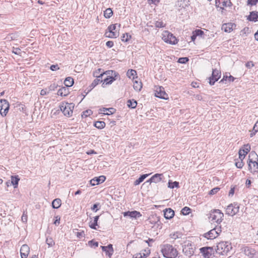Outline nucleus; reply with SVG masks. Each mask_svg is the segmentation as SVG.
Returning a JSON list of instances; mask_svg holds the SVG:
<instances>
[{"mask_svg":"<svg viewBox=\"0 0 258 258\" xmlns=\"http://www.w3.org/2000/svg\"><path fill=\"white\" fill-rule=\"evenodd\" d=\"M161 252L165 257L175 258L178 254L177 249L170 244H164L161 245Z\"/></svg>","mask_w":258,"mask_h":258,"instance_id":"nucleus-1","label":"nucleus"},{"mask_svg":"<svg viewBox=\"0 0 258 258\" xmlns=\"http://www.w3.org/2000/svg\"><path fill=\"white\" fill-rule=\"evenodd\" d=\"M182 247L183 252L186 256L190 257L194 254L196 247L194 244L189 240L185 241Z\"/></svg>","mask_w":258,"mask_h":258,"instance_id":"nucleus-2","label":"nucleus"},{"mask_svg":"<svg viewBox=\"0 0 258 258\" xmlns=\"http://www.w3.org/2000/svg\"><path fill=\"white\" fill-rule=\"evenodd\" d=\"M223 213L220 210L216 209L211 212L209 219L213 222L220 224L223 220Z\"/></svg>","mask_w":258,"mask_h":258,"instance_id":"nucleus-3","label":"nucleus"},{"mask_svg":"<svg viewBox=\"0 0 258 258\" xmlns=\"http://www.w3.org/2000/svg\"><path fill=\"white\" fill-rule=\"evenodd\" d=\"M231 248L228 242L222 241L218 243L216 248L217 253L224 255L226 254Z\"/></svg>","mask_w":258,"mask_h":258,"instance_id":"nucleus-4","label":"nucleus"},{"mask_svg":"<svg viewBox=\"0 0 258 258\" xmlns=\"http://www.w3.org/2000/svg\"><path fill=\"white\" fill-rule=\"evenodd\" d=\"M162 38L165 42L170 44H175L178 42L176 37L168 31H164L162 33Z\"/></svg>","mask_w":258,"mask_h":258,"instance_id":"nucleus-5","label":"nucleus"},{"mask_svg":"<svg viewBox=\"0 0 258 258\" xmlns=\"http://www.w3.org/2000/svg\"><path fill=\"white\" fill-rule=\"evenodd\" d=\"M74 104L72 103H63L60 106V109L63 114L67 116H70L73 113Z\"/></svg>","mask_w":258,"mask_h":258,"instance_id":"nucleus-6","label":"nucleus"},{"mask_svg":"<svg viewBox=\"0 0 258 258\" xmlns=\"http://www.w3.org/2000/svg\"><path fill=\"white\" fill-rule=\"evenodd\" d=\"M239 210V206L238 204H231L226 208V214L231 216H233L238 212Z\"/></svg>","mask_w":258,"mask_h":258,"instance_id":"nucleus-7","label":"nucleus"},{"mask_svg":"<svg viewBox=\"0 0 258 258\" xmlns=\"http://www.w3.org/2000/svg\"><path fill=\"white\" fill-rule=\"evenodd\" d=\"M221 232V226L216 227L208 232L204 234V237L208 239H213L216 238Z\"/></svg>","mask_w":258,"mask_h":258,"instance_id":"nucleus-8","label":"nucleus"},{"mask_svg":"<svg viewBox=\"0 0 258 258\" xmlns=\"http://www.w3.org/2000/svg\"><path fill=\"white\" fill-rule=\"evenodd\" d=\"M251 155H249V158L247 160V163L248 165V169L251 173L258 172V163L257 161L253 160L252 158H250Z\"/></svg>","mask_w":258,"mask_h":258,"instance_id":"nucleus-9","label":"nucleus"},{"mask_svg":"<svg viewBox=\"0 0 258 258\" xmlns=\"http://www.w3.org/2000/svg\"><path fill=\"white\" fill-rule=\"evenodd\" d=\"M155 95L161 99H168V94L165 92L164 88L162 86H157L155 87Z\"/></svg>","mask_w":258,"mask_h":258,"instance_id":"nucleus-10","label":"nucleus"},{"mask_svg":"<svg viewBox=\"0 0 258 258\" xmlns=\"http://www.w3.org/2000/svg\"><path fill=\"white\" fill-rule=\"evenodd\" d=\"M117 24H112L108 26L107 31L105 32V36L109 38H116L118 36V32L116 30Z\"/></svg>","mask_w":258,"mask_h":258,"instance_id":"nucleus-11","label":"nucleus"},{"mask_svg":"<svg viewBox=\"0 0 258 258\" xmlns=\"http://www.w3.org/2000/svg\"><path fill=\"white\" fill-rule=\"evenodd\" d=\"M9 103L7 100L5 99L0 100V114L3 116H6L9 110Z\"/></svg>","mask_w":258,"mask_h":258,"instance_id":"nucleus-12","label":"nucleus"},{"mask_svg":"<svg viewBox=\"0 0 258 258\" xmlns=\"http://www.w3.org/2000/svg\"><path fill=\"white\" fill-rule=\"evenodd\" d=\"M113 73V72L112 71H107L106 72V73H103L101 74L100 76H97L95 74V73H93L94 76L96 77L97 78L95 79L93 83H92V85L95 87L97 85H98L100 82H103V78L104 77L105 75H112ZM114 74H115V72H114Z\"/></svg>","mask_w":258,"mask_h":258,"instance_id":"nucleus-13","label":"nucleus"},{"mask_svg":"<svg viewBox=\"0 0 258 258\" xmlns=\"http://www.w3.org/2000/svg\"><path fill=\"white\" fill-rule=\"evenodd\" d=\"M221 77V72L220 70L215 69H213L212 76L209 78V83L211 85H213Z\"/></svg>","mask_w":258,"mask_h":258,"instance_id":"nucleus-14","label":"nucleus"},{"mask_svg":"<svg viewBox=\"0 0 258 258\" xmlns=\"http://www.w3.org/2000/svg\"><path fill=\"white\" fill-rule=\"evenodd\" d=\"M212 248L211 247H204L200 249L201 253H202L204 257L206 258H210L212 255Z\"/></svg>","mask_w":258,"mask_h":258,"instance_id":"nucleus-15","label":"nucleus"},{"mask_svg":"<svg viewBox=\"0 0 258 258\" xmlns=\"http://www.w3.org/2000/svg\"><path fill=\"white\" fill-rule=\"evenodd\" d=\"M123 215L124 217L129 216L131 218H133L135 219L138 218L142 216L141 214L139 212H138L137 211H134L132 212L128 211L124 212L123 213Z\"/></svg>","mask_w":258,"mask_h":258,"instance_id":"nucleus-16","label":"nucleus"},{"mask_svg":"<svg viewBox=\"0 0 258 258\" xmlns=\"http://www.w3.org/2000/svg\"><path fill=\"white\" fill-rule=\"evenodd\" d=\"M106 177L104 176H100L99 177L93 178L90 180V184L94 186L95 185L99 184L100 183H102L105 181Z\"/></svg>","mask_w":258,"mask_h":258,"instance_id":"nucleus-17","label":"nucleus"},{"mask_svg":"<svg viewBox=\"0 0 258 258\" xmlns=\"http://www.w3.org/2000/svg\"><path fill=\"white\" fill-rule=\"evenodd\" d=\"M162 176H163L162 174H158V173L155 174L150 179L148 180L146 182L158 183L161 180Z\"/></svg>","mask_w":258,"mask_h":258,"instance_id":"nucleus-18","label":"nucleus"},{"mask_svg":"<svg viewBox=\"0 0 258 258\" xmlns=\"http://www.w3.org/2000/svg\"><path fill=\"white\" fill-rule=\"evenodd\" d=\"M203 34L204 32L201 30L197 29L195 31H194L192 32L191 35L190 36L191 41H194L197 37H202Z\"/></svg>","mask_w":258,"mask_h":258,"instance_id":"nucleus-19","label":"nucleus"},{"mask_svg":"<svg viewBox=\"0 0 258 258\" xmlns=\"http://www.w3.org/2000/svg\"><path fill=\"white\" fill-rule=\"evenodd\" d=\"M30 252V248L27 244H23L20 249V254L24 256H28Z\"/></svg>","mask_w":258,"mask_h":258,"instance_id":"nucleus-20","label":"nucleus"},{"mask_svg":"<svg viewBox=\"0 0 258 258\" xmlns=\"http://www.w3.org/2000/svg\"><path fill=\"white\" fill-rule=\"evenodd\" d=\"M164 215L166 219H170L174 216V211L170 208L166 209L164 211Z\"/></svg>","mask_w":258,"mask_h":258,"instance_id":"nucleus-21","label":"nucleus"},{"mask_svg":"<svg viewBox=\"0 0 258 258\" xmlns=\"http://www.w3.org/2000/svg\"><path fill=\"white\" fill-rule=\"evenodd\" d=\"M234 26V25L231 23L224 24L222 26V30L226 32H230L233 30Z\"/></svg>","mask_w":258,"mask_h":258,"instance_id":"nucleus-22","label":"nucleus"},{"mask_svg":"<svg viewBox=\"0 0 258 258\" xmlns=\"http://www.w3.org/2000/svg\"><path fill=\"white\" fill-rule=\"evenodd\" d=\"M247 19L250 21H257L258 20V12L252 11L250 12Z\"/></svg>","mask_w":258,"mask_h":258,"instance_id":"nucleus-23","label":"nucleus"},{"mask_svg":"<svg viewBox=\"0 0 258 258\" xmlns=\"http://www.w3.org/2000/svg\"><path fill=\"white\" fill-rule=\"evenodd\" d=\"M114 80L115 79L112 76H110V75L108 74L105 75L103 78V83H105L106 85L111 84Z\"/></svg>","mask_w":258,"mask_h":258,"instance_id":"nucleus-24","label":"nucleus"},{"mask_svg":"<svg viewBox=\"0 0 258 258\" xmlns=\"http://www.w3.org/2000/svg\"><path fill=\"white\" fill-rule=\"evenodd\" d=\"M69 91L68 89L65 87H62L57 91V95L60 96H66L69 94Z\"/></svg>","mask_w":258,"mask_h":258,"instance_id":"nucleus-25","label":"nucleus"},{"mask_svg":"<svg viewBox=\"0 0 258 258\" xmlns=\"http://www.w3.org/2000/svg\"><path fill=\"white\" fill-rule=\"evenodd\" d=\"M61 205V200L59 199H55L52 202V207L54 209H58Z\"/></svg>","mask_w":258,"mask_h":258,"instance_id":"nucleus-26","label":"nucleus"},{"mask_svg":"<svg viewBox=\"0 0 258 258\" xmlns=\"http://www.w3.org/2000/svg\"><path fill=\"white\" fill-rule=\"evenodd\" d=\"M19 180L20 178H19L18 175L11 176V184H13L14 186V188H16L17 187Z\"/></svg>","mask_w":258,"mask_h":258,"instance_id":"nucleus-27","label":"nucleus"},{"mask_svg":"<svg viewBox=\"0 0 258 258\" xmlns=\"http://www.w3.org/2000/svg\"><path fill=\"white\" fill-rule=\"evenodd\" d=\"M133 87L134 89L137 91H141L142 88V84L141 82L135 80L134 82Z\"/></svg>","mask_w":258,"mask_h":258,"instance_id":"nucleus-28","label":"nucleus"},{"mask_svg":"<svg viewBox=\"0 0 258 258\" xmlns=\"http://www.w3.org/2000/svg\"><path fill=\"white\" fill-rule=\"evenodd\" d=\"M64 84L66 87H71L74 84V79L72 77H67L64 81Z\"/></svg>","mask_w":258,"mask_h":258,"instance_id":"nucleus-29","label":"nucleus"},{"mask_svg":"<svg viewBox=\"0 0 258 258\" xmlns=\"http://www.w3.org/2000/svg\"><path fill=\"white\" fill-rule=\"evenodd\" d=\"M127 105L129 108H135L137 105V102L134 99H130L127 101Z\"/></svg>","mask_w":258,"mask_h":258,"instance_id":"nucleus-30","label":"nucleus"},{"mask_svg":"<svg viewBox=\"0 0 258 258\" xmlns=\"http://www.w3.org/2000/svg\"><path fill=\"white\" fill-rule=\"evenodd\" d=\"M148 176V174H143L141 175L138 179L136 180L134 182V185H137L140 184Z\"/></svg>","mask_w":258,"mask_h":258,"instance_id":"nucleus-31","label":"nucleus"},{"mask_svg":"<svg viewBox=\"0 0 258 258\" xmlns=\"http://www.w3.org/2000/svg\"><path fill=\"white\" fill-rule=\"evenodd\" d=\"M113 15V12L110 8H108L104 12V16L106 18H110Z\"/></svg>","mask_w":258,"mask_h":258,"instance_id":"nucleus-32","label":"nucleus"},{"mask_svg":"<svg viewBox=\"0 0 258 258\" xmlns=\"http://www.w3.org/2000/svg\"><path fill=\"white\" fill-rule=\"evenodd\" d=\"M94 125L99 129H102L105 126V123L104 121H98L95 123Z\"/></svg>","mask_w":258,"mask_h":258,"instance_id":"nucleus-33","label":"nucleus"},{"mask_svg":"<svg viewBox=\"0 0 258 258\" xmlns=\"http://www.w3.org/2000/svg\"><path fill=\"white\" fill-rule=\"evenodd\" d=\"M99 219V216H97L94 218V222L90 225V227L93 229H96V226L97 225V221Z\"/></svg>","mask_w":258,"mask_h":258,"instance_id":"nucleus-34","label":"nucleus"},{"mask_svg":"<svg viewBox=\"0 0 258 258\" xmlns=\"http://www.w3.org/2000/svg\"><path fill=\"white\" fill-rule=\"evenodd\" d=\"M46 243L48 245V247H51L55 244L54 240L51 237H47L46 239Z\"/></svg>","mask_w":258,"mask_h":258,"instance_id":"nucleus-35","label":"nucleus"},{"mask_svg":"<svg viewBox=\"0 0 258 258\" xmlns=\"http://www.w3.org/2000/svg\"><path fill=\"white\" fill-rule=\"evenodd\" d=\"M136 75H137V73L135 70H128L127 72V76L130 78L131 77H133V79H134L135 76Z\"/></svg>","mask_w":258,"mask_h":258,"instance_id":"nucleus-36","label":"nucleus"},{"mask_svg":"<svg viewBox=\"0 0 258 258\" xmlns=\"http://www.w3.org/2000/svg\"><path fill=\"white\" fill-rule=\"evenodd\" d=\"M179 183L177 181L171 182L169 181L168 187L170 188H173L174 187H178Z\"/></svg>","mask_w":258,"mask_h":258,"instance_id":"nucleus-37","label":"nucleus"},{"mask_svg":"<svg viewBox=\"0 0 258 258\" xmlns=\"http://www.w3.org/2000/svg\"><path fill=\"white\" fill-rule=\"evenodd\" d=\"M156 28H161L165 27L166 24L162 21H157L155 23Z\"/></svg>","mask_w":258,"mask_h":258,"instance_id":"nucleus-38","label":"nucleus"},{"mask_svg":"<svg viewBox=\"0 0 258 258\" xmlns=\"http://www.w3.org/2000/svg\"><path fill=\"white\" fill-rule=\"evenodd\" d=\"M190 211L191 209L187 207H185L181 210V213L184 215H187L189 214Z\"/></svg>","mask_w":258,"mask_h":258,"instance_id":"nucleus-39","label":"nucleus"},{"mask_svg":"<svg viewBox=\"0 0 258 258\" xmlns=\"http://www.w3.org/2000/svg\"><path fill=\"white\" fill-rule=\"evenodd\" d=\"M247 153H245L244 151H243L242 150L240 149L239 151V158L240 160H243L244 158L245 155Z\"/></svg>","mask_w":258,"mask_h":258,"instance_id":"nucleus-40","label":"nucleus"},{"mask_svg":"<svg viewBox=\"0 0 258 258\" xmlns=\"http://www.w3.org/2000/svg\"><path fill=\"white\" fill-rule=\"evenodd\" d=\"M101 247L102 250L104 251H107V249H110L111 252V251H113V247H112V245L111 244L108 245V246H101Z\"/></svg>","mask_w":258,"mask_h":258,"instance_id":"nucleus-41","label":"nucleus"},{"mask_svg":"<svg viewBox=\"0 0 258 258\" xmlns=\"http://www.w3.org/2000/svg\"><path fill=\"white\" fill-rule=\"evenodd\" d=\"M243 160H240L235 162V166L238 168H242L244 165V163L242 161Z\"/></svg>","mask_w":258,"mask_h":258,"instance_id":"nucleus-42","label":"nucleus"},{"mask_svg":"<svg viewBox=\"0 0 258 258\" xmlns=\"http://www.w3.org/2000/svg\"><path fill=\"white\" fill-rule=\"evenodd\" d=\"M104 110H107L106 113H103L104 114H106V115L112 114L115 112V109H114L113 108H109L107 109H104Z\"/></svg>","mask_w":258,"mask_h":258,"instance_id":"nucleus-43","label":"nucleus"},{"mask_svg":"<svg viewBox=\"0 0 258 258\" xmlns=\"http://www.w3.org/2000/svg\"><path fill=\"white\" fill-rule=\"evenodd\" d=\"M189 59L186 57H180L178 59L177 62L180 63H185L186 62H187L188 61Z\"/></svg>","mask_w":258,"mask_h":258,"instance_id":"nucleus-44","label":"nucleus"},{"mask_svg":"<svg viewBox=\"0 0 258 258\" xmlns=\"http://www.w3.org/2000/svg\"><path fill=\"white\" fill-rule=\"evenodd\" d=\"M241 150L244 151L245 153H248V152L250 150V146L249 144L245 145Z\"/></svg>","mask_w":258,"mask_h":258,"instance_id":"nucleus-45","label":"nucleus"},{"mask_svg":"<svg viewBox=\"0 0 258 258\" xmlns=\"http://www.w3.org/2000/svg\"><path fill=\"white\" fill-rule=\"evenodd\" d=\"M92 114V111L91 110H86L83 112L82 116L87 117Z\"/></svg>","mask_w":258,"mask_h":258,"instance_id":"nucleus-46","label":"nucleus"},{"mask_svg":"<svg viewBox=\"0 0 258 258\" xmlns=\"http://www.w3.org/2000/svg\"><path fill=\"white\" fill-rule=\"evenodd\" d=\"M88 244L91 247H97L98 246V243L97 242L94 241L93 240L89 241L88 242Z\"/></svg>","mask_w":258,"mask_h":258,"instance_id":"nucleus-47","label":"nucleus"},{"mask_svg":"<svg viewBox=\"0 0 258 258\" xmlns=\"http://www.w3.org/2000/svg\"><path fill=\"white\" fill-rule=\"evenodd\" d=\"M220 190V188L215 187L211 190L209 192V194L213 195L216 194Z\"/></svg>","mask_w":258,"mask_h":258,"instance_id":"nucleus-48","label":"nucleus"},{"mask_svg":"<svg viewBox=\"0 0 258 258\" xmlns=\"http://www.w3.org/2000/svg\"><path fill=\"white\" fill-rule=\"evenodd\" d=\"M245 253L249 256H252L253 255V253L252 252L251 249H245L244 250Z\"/></svg>","mask_w":258,"mask_h":258,"instance_id":"nucleus-49","label":"nucleus"},{"mask_svg":"<svg viewBox=\"0 0 258 258\" xmlns=\"http://www.w3.org/2000/svg\"><path fill=\"white\" fill-rule=\"evenodd\" d=\"M50 69L52 71H54L59 70V68L58 64H52L50 66Z\"/></svg>","mask_w":258,"mask_h":258,"instance_id":"nucleus-50","label":"nucleus"},{"mask_svg":"<svg viewBox=\"0 0 258 258\" xmlns=\"http://www.w3.org/2000/svg\"><path fill=\"white\" fill-rule=\"evenodd\" d=\"M85 235V234L83 231H82L81 232H77L76 233V236L78 238H81V237H84Z\"/></svg>","mask_w":258,"mask_h":258,"instance_id":"nucleus-51","label":"nucleus"},{"mask_svg":"<svg viewBox=\"0 0 258 258\" xmlns=\"http://www.w3.org/2000/svg\"><path fill=\"white\" fill-rule=\"evenodd\" d=\"M131 35H128L127 34L125 35L124 34L122 36V40L127 41L130 38H131Z\"/></svg>","mask_w":258,"mask_h":258,"instance_id":"nucleus-52","label":"nucleus"},{"mask_svg":"<svg viewBox=\"0 0 258 258\" xmlns=\"http://www.w3.org/2000/svg\"><path fill=\"white\" fill-rule=\"evenodd\" d=\"M22 221L23 222H26L27 221V215L25 213V212L23 213L22 217H21Z\"/></svg>","mask_w":258,"mask_h":258,"instance_id":"nucleus-53","label":"nucleus"},{"mask_svg":"<svg viewBox=\"0 0 258 258\" xmlns=\"http://www.w3.org/2000/svg\"><path fill=\"white\" fill-rule=\"evenodd\" d=\"M258 2V0H248L247 3L249 5H254Z\"/></svg>","mask_w":258,"mask_h":258,"instance_id":"nucleus-54","label":"nucleus"},{"mask_svg":"<svg viewBox=\"0 0 258 258\" xmlns=\"http://www.w3.org/2000/svg\"><path fill=\"white\" fill-rule=\"evenodd\" d=\"M245 66L247 68H250L251 67H253L254 64L252 61H248L245 64Z\"/></svg>","mask_w":258,"mask_h":258,"instance_id":"nucleus-55","label":"nucleus"},{"mask_svg":"<svg viewBox=\"0 0 258 258\" xmlns=\"http://www.w3.org/2000/svg\"><path fill=\"white\" fill-rule=\"evenodd\" d=\"M106 45L108 47H111L113 45V42L112 41H108L106 43Z\"/></svg>","mask_w":258,"mask_h":258,"instance_id":"nucleus-56","label":"nucleus"},{"mask_svg":"<svg viewBox=\"0 0 258 258\" xmlns=\"http://www.w3.org/2000/svg\"><path fill=\"white\" fill-rule=\"evenodd\" d=\"M47 93H48V92L47 91L46 89H42L41 90L40 95L42 96L45 95Z\"/></svg>","mask_w":258,"mask_h":258,"instance_id":"nucleus-57","label":"nucleus"},{"mask_svg":"<svg viewBox=\"0 0 258 258\" xmlns=\"http://www.w3.org/2000/svg\"><path fill=\"white\" fill-rule=\"evenodd\" d=\"M105 252H106V255H108V256L110 257L112 255L113 251L111 252L110 249H107V251H105Z\"/></svg>","mask_w":258,"mask_h":258,"instance_id":"nucleus-58","label":"nucleus"},{"mask_svg":"<svg viewBox=\"0 0 258 258\" xmlns=\"http://www.w3.org/2000/svg\"><path fill=\"white\" fill-rule=\"evenodd\" d=\"M234 187L231 188L229 192V196L232 197L234 195Z\"/></svg>","mask_w":258,"mask_h":258,"instance_id":"nucleus-59","label":"nucleus"},{"mask_svg":"<svg viewBox=\"0 0 258 258\" xmlns=\"http://www.w3.org/2000/svg\"><path fill=\"white\" fill-rule=\"evenodd\" d=\"M56 88V85L55 84H51L49 87V90H54V89Z\"/></svg>","mask_w":258,"mask_h":258,"instance_id":"nucleus-60","label":"nucleus"},{"mask_svg":"<svg viewBox=\"0 0 258 258\" xmlns=\"http://www.w3.org/2000/svg\"><path fill=\"white\" fill-rule=\"evenodd\" d=\"M94 73H95V74L97 75V76H100L101 74H103L104 73L102 72L101 69H99L97 71H96Z\"/></svg>","mask_w":258,"mask_h":258,"instance_id":"nucleus-61","label":"nucleus"},{"mask_svg":"<svg viewBox=\"0 0 258 258\" xmlns=\"http://www.w3.org/2000/svg\"><path fill=\"white\" fill-rule=\"evenodd\" d=\"M98 205H99V204H95L93 206V207L91 208L92 210L95 211V212H96L97 211V209H96L97 208Z\"/></svg>","mask_w":258,"mask_h":258,"instance_id":"nucleus-62","label":"nucleus"},{"mask_svg":"<svg viewBox=\"0 0 258 258\" xmlns=\"http://www.w3.org/2000/svg\"><path fill=\"white\" fill-rule=\"evenodd\" d=\"M253 130L258 131V119L253 127Z\"/></svg>","mask_w":258,"mask_h":258,"instance_id":"nucleus-63","label":"nucleus"},{"mask_svg":"<svg viewBox=\"0 0 258 258\" xmlns=\"http://www.w3.org/2000/svg\"><path fill=\"white\" fill-rule=\"evenodd\" d=\"M133 258H144L143 257V255L141 253H137L135 256H134Z\"/></svg>","mask_w":258,"mask_h":258,"instance_id":"nucleus-64","label":"nucleus"}]
</instances>
